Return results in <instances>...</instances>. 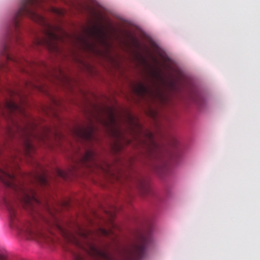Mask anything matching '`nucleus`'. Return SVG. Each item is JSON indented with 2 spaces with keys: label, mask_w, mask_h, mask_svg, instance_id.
Here are the masks:
<instances>
[{
  "label": "nucleus",
  "mask_w": 260,
  "mask_h": 260,
  "mask_svg": "<svg viewBox=\"0 0 260 260\" xmlns=\"http://www.w3.org/2000/svg\"><path fill=\"white\" fill-rule=\"evenodd\" d=\"M78 136L86 141H90L93 138V132L91 128H85L80 127L77 130Z\"/></svg>",
  "instance_id": "7"
},
{
  "label": "nucleus",
  "mask_w": 260,
  "mask_h": 260,
  "mask_svg": "<svg viewBox=\"0 0 260 260\" xmlns=\"http://www.w3.org/2000/svg\"><path fill=\"white\" fill-rule=\"evenodd\" d=\"M57 228H58L60 231H62V229H61L60 226H57Z\"/></svg>",
  "instance_id": "19"
},
{
  "label": "nucleus",
  "mask_w": 260,
  "mask_h": 260,
  "mask_svg": "<svg viewBox=\"0 0 260 260\" xmlns=\"http://www.w3.org/2000/svg\"><path fill=\"white\" fill-rule=\"evenodd\" d=\"M0 115L8 121L0 141V181L14 192L15 198L5 200L10 224L27 239L49 242L52 240L49 228L51 223L40 211L42 204L34 190L23 181L17 160L7 158L2 154L3 148L9 139L20 138L24 143L26 153L30 155L34 150L33 140L44 141L49 129L45 128L38 134L34 123L19 124L18 115L25 116L23 109H0Z\"/></svg>",
  "instance_id": "1"
},
{
  "label": "nucleus",
  "mask_w": 260,
  "mask_h": 260,
  "mask_svg": "<svg viewBox=\"0 0 260 260\" xmlns=\"http://www.w3.org/2000/svg\"><path fill=\"white\" fill-rule=\"evenodd\" d=\"M90 255L94 260H115L106 249H100L93 245L90 247Z\"/></svg>",
  "instance_id": "6"
},
{
  "label": "nucleus",
  "mask_w": 260,
  "mask_h": 260,
  "mask_svg": "<svg viewBox=\"0 0 260 260\" xmlns=\"http://www.w3.org/2000/svg\"><path fill=\"white\" fill-rule=\"evenodd\" d=\"M129 118L131 119V120H132V117H130Z\"/></svg>",
  "instance_id": "20"
},
{
  "label": "nucleus",
  "mask_w": 260,
  "mask_h": 260,
  "mask_svg": "<svg viewBox=\"0 0 260 260\" xmlns=\"http://www.w3.org/2000/svg\"><path fill=\"white\" fill-rule=\"evenodd\" d=\"M67 238L68 240L70 242H73L74 244L76 245L77 246H80L79 242L73 235L70 234V235L69 236V237H68Z\"/></svg>",
  "instance_id": "12"
},
{
  "label": "nucleus",
  "mask_w": 260,
  "mask_h": 260,
  "mask_svg": "<svg viewBox=\"0 0 260 260\" xmlns=\"http://www.w3.org/2000/svg\"><path fill=\"white\" fill-rule=\"evenodd\" d=\"M109 120L110 123L113 125H116L117 124V120L115 117V114L112 110H110L109 113Z\"/></svg>",
  "instance_id": "11"
},
{
  "label": "nucleus",
  "mask_w": 260,
  "mask_h": 260,
  "mask_svg": "<svg viewBox=\"0 0 260 260\" xmlns=\"http://www.w3.org/2000/svg\"><path fill=\"white\" fill-rule=\"evenodd\" d=\"M0 260H5L4 256L0 254Z\"/></svg>",
  "instance_id": "17"
},
{
  "label": "nucleus",
  "mask_w": 260,
  "mask_h": 260,
  "mask_svg": "<svg viewBox=\"0 0 260 260\" xmlns=\"http://www.w3.org/2000/svg\"><path fill=\"white\" fill-rule=\"evenodd\" d=\"M95 157V153L93 151L91 150H86L84 154L81 158V165L91 170H93L94 168H98L103 172L107 173L109 171V165L105 164L106 167H104L102 165L99 164L96 160Z\"/></svg>",
  "instance_id": "5"
},
{
  "label": "nucleus",
  "mask_w": 260,
  "mask_h": 260,
  "mask_svg": "<svg viewBox=\"0 0 260 260\" xmlns=\"http://www.w3.org/2000/svg\"><path fill=\"white\" fill-rule=\"evenodd\" d=\"M36 181L42 186H47L49 184L48 178L46 174H36L34 176Z\"/></svg>",
  "instance_id": "9"
},
{
  "label": "nucleus",
  "mask_w": 260,
  "mask_h": 260,
  "mask_svg": "<svg viewBox=\"0 0 260 260\" xmlns=\"http://www.w3.org/2000/svg\"><path fill=\"white\" fill-rule=\"evenodd\" d=\"M51 11L55 14L58 16H63L65 14V11L63 9H60L55 8H51Z\"/></svg>",
  "instance_id": "10"
},
{
  "label": "nucleus",
  "mask_w": 260,
  "mask_h": 260,
  "mask_svg": "<svg viewBox=\"0 0 260 260\" xmlns=\"http://www.w3.org/2000/svg\"><path fill=\"white\" fill-rule=\"evenodd\" d=\"M74 260H84L83 257L80 254H74Z\"/></svg>",
  "instance_id": "16"
},
{
  "label": "nucleus",
  "mask_w": 260,
  "mask_h": 260,
  "mask_svg": "<svg viewBox=\"0 0 260 260\" xmlns=\"http://www.w3.org/2000/svg\"><path fill=\"white\" fill-rule=\"evenodd\" d=\"M84 42H85L84 43L86 44V45L87 46H88V47H89L90 44H89L88 43L86 42V41H85Z\"/></svg>",
  "instance_id": "18"
},
{
  "label": "nucleus",
  "mask_w": 260,
  "mask_h": 260,
  "mask_svg": "<svg viewBox=\"0 0 260 260\" xmlns=\"http://www.w3.org/2000/svg\"><path fill=\"white\" fill-rule=\"evenodd\" d=\"M147 137L149 141L148 144H146V146L148 147L149 152L151 155H153L158 149V146L155 142L153 135L151 132H148L147 134Z\"/></svg>",
  "instance_id": "8"
},
{
  "label": "nucleus",
  "mask_w": 260,
  "mask_h": 260,
  "mask_svg": "<svg viewBox=\"0 0 260 260\" xmlns=\"http://www.w3.org/2000/svg\"><path fill=\"white\" fill-rule=\"evenodd\" d=\"M9 70V67L8 64H5L3 63H0V70L7 71Z\"/></svg>",
  "instance_id": "15"
},
{
  "label": "nucleus",
  "mask_w": 260,
  "mask_h": 260,
  "mask_svg": "<svg viewBox=\"0 0 260 260\" xmlns=\"http://www.w3.org/2000/svg\"><path fill=\"white\" fill-rule=\"evenodd\" d=\"M56 173L58 176H60L61 178H64V179L66 178L68 175V173H67L63 171L59 170V169H57L56 170Z\"/></svg>",
  "instance_id": "14"
},
{
  "label": "nucleus",
  "mask_w": 260,
  "mask_h": 260,
  "mask_svg": "<svg viewBox=\"0 0 260 260\" xmlns=\"http://www.w3.org/2000/svg\"><path fill=\"white\" fill-rule=\"evenodd\" d=\"M44 1L21 0L20 8L8 25L5 37L0 45V54L4 56L7 62L11 61L21 66L24 61L19 57L11 56L9 54V46L11 42H18L19 41V21L23 16H27L33 20L44 25V36L41 38H38L35 42L37 45L44 46L51 51H58V42H63L64 38L71 37L60 27L48 24L44 17L33 9V7H42V3Z\"/></svg>",
  "instance_id": "2"
},
{
  "label": "nucleus",
  "mask_w": 260,
  "mask_h": 260,
  "mask_svg": "<svg viewBox=\"0 0 260 260\" xmlns=\"http://www.w3.org/2000/svg\"><path fill=\"white\" fill-rule=\"evenodd\" d=\"M100 232L101 235L107 237L113 234L111 230H107L104 229H100Z\"/></svg>",
  "instance_id": "13"
},
{
  "label": "nucleus",
  "mask_w": 260,
  "mask_h": 260,
  "mask_svg": "<svg viewBox=\"0 0 260 260\" xmlns=\"http://www.w3.org/2000/svg\"><path fill=\"white\" fill-rule=\"evenodd\" d=\"M149 234L139 235L124 260H141L146 255V248L151 242Z\"/></svg>",
  "instance_id": "4"
},
{
  "label": "nucleus",
  "mask_w": 260,
  "mask_h": 260,
  "mask_svg": "<svg viewBox=\"0 0 260 260\" xmlns=\"http://www.w3.org/2000/svg\"><path fill=\"white\" fill-rule=\"evenodd\" d=\"M134 90L140 98H149L153 102H158L162 105H167L170 100L168 94L153 82L150 85L138 83L134 86Z\"/></svg>",
  "instance_id": "3"
}]
</instances>
